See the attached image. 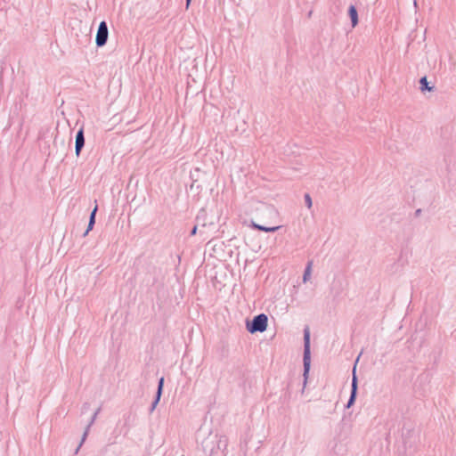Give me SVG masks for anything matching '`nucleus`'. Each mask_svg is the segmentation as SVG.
<instances>
[{
	"mask_svg": "<svg viewBox=\"0 0 456 456\" xmlns=\"http://www.w3.org/2000/svg\"><path fill=\"white\" fill-rule=\"evenodd\" d=\"M94 224H95V220H94L93 218H89L87 229L84 232V237L86 236L88 234V232L94 228Z\"/></svg>",
	"mask_w": 456,
	"mask_h": 456,
	"instance_id": "obj_15",
	"label": "nucleus"
},
{
	"mask_svg": "<svg viewBox=\"0 0 456 456\" xmlns=\"http://www.w3.org/2000/svg\"><path fill=\"white\" fill-rule=\"evenodd\" d=\"M348 15L350 17V20H351V23H352V27L354 28L358 22H359V20H358V12H357V9L354 5L351 4L348 8Z\"/></svg>",
	"mask_w": 456,
	"mask_h": 456,
	"instance_id": "obj_8",
	"label": "nucleus"
},
{
	"mask_svg": "<svg viewBox=\"0 0 456 456\" xmlns=\"http://www.w3.org/2000/svg\"><path fill=\"white\" fill-rule=\"evenodd\" d=\"M251 226L257 231H262V232H274L281 228V226L268 227V226L258 224L255 222H252Z\"/></svg>",
	"mask_w": 456,
	"mask_h": 456,
	"instance_id": "obj_9",
	"label": "nucleus"
},
{
	"mask_svg": "<svg viewBox=\"0 0 456 456\" xmlns=\"http://www.w3.org/2000/svg\"><path fill=\"white\" fill-rule=\"evenodd\" d=\"M191 0H186V8H188L191 4Z\"/></svg>",
	"mask_w": 456,
	"mask_h": 456,
	"instance_id": "obj_18",
	"label": "nucleus"
},
{
	"mask_svg": "<svg viewBox=\"0 0 456 456\" xmlns=\"http://www.w3.org/2000/svg\"><path fill=\"white\" fill-rule=\"evenodd\" d=\"M304 199H305V206L307 207V208L310 209L313 206V201H312V198H311L310 194L305 193L304 196Z\"/></svg>",
	"mask_w": 456,
	"mask_h": 456,
	"instance_id": "obj_14",
	"label": "nucleus"
},
{
	"mask_svg": "<svg viewBox=\"0 0 456 456\" xmlns=\"http://www.w3.org/2000/svg\"><path fill=\"white\" fill-rule=\"evenodd\" d=\"M419 88H420L421 92H426V91L432 92V91H434L435 86H430L427 77H422L419 79Z\"/></svg>",
	"mask_w": 456,
	"mask_h": 456,
	"instance_id": "obj_10",
	"label": "nucleus"
},
{
	"mask_svg": "<svg viewBox=\"0 0 456 456\" xmlns=\"http://www.w3.org/2000/svg\"><path fill=\"white\" fill-rule=\"evenodd\" d=\"M312 265H313L312 261H309L307 263L305 269L304 271V274H303V282H306L307 281H309V279L311 277V273H312Z\"/></svg>",
	"mask_w": 456,
	"mask_h": 456,
	"instance_id": "obj_11",
	"label": "nucleus"
},
{
	"mask_svg": "<svg viewBox=\"0 0 456 456\" xmlns=\"http://www.w3.org/2000/svg\"><path fill=\"white\" fill-rule=\"evenodd\" d=\"M303 366H304V387L306 385L308 374L311 367V345H310V330L308 327L304 330V354H303Z\"/></svg>",
	"mask_w": 456,
	"mask_h": 456,
	"instance_id": "obj_1",
	"label": "nucleus"
},
{
	"mask_svg": "<svg viewBox=\"0 0 456 456\" xmlns=\"http://www.w3.org/2000/svg\"><path fill=\"white\" fill-rule=\"evenodd\" d=\"M97 210H98V206L95 205V207L94 208V209L92 210V212L90 214L89 218H93L94 220H95Z\"/></svg>",
	"mask_w": 456,
	"mask_h": 456,
	"instance_id": "obj_16",
	"label": "nucleus"
},
{
	"mask_svg": "<svg viewBox=\"0 0 456 456\" xmlns=\"http://www.w3.org/2000/svg\"><path fill=\"white\" fill-rule=\"evenodd\" d=\"M164 381H165L164 377H161V378L159 379V382H158V387H157V392H156V394L162 395V393H163V387H164Z\"/></svg>",
	"mask_w": 456,
	"mask_h": 456,
	"instance_id": "obj_13",
	"label": "nucleus"
},
{
	"mask_svg": "<svg viewBox=\"0 0 456 456\" xmlns=\"http://www.w3.org/2000/svg\"><path fill=\"white\" fill-rule=\"evenodd\" d=\"M198 227H200V226L196 224V225H194V227L191 229V233H190L191 236H193L197 233Z\"/></svg>",
	"mask_w": 456,
	"mask_h": 456,
	"instance_id": "obj_17",
	"label": "nucleus"
},
{
	"mask_svg": "<svg viewBox=\"0 0 456 456\" xmlns=\"http://www.w3.org/2000/svg\"><path fill=\"white\" fill-rule=\"evenodd\" d=\"M161 398L160 395L156 394L155 398L153 402L151 403V408H150V413H152L155 408L157 407L158 403H159Z\"/></svg>",
	"mask_w": 456,
	"mask_h": 456,
	"instance_id": "obj_12",
	"label": "nucleus"
},
{
	"mask_svg": "<svg viewBox=\"0 0 456 456\" xmlns=\"http://www.w3.org/2000/svg\"><path fill=\"white\" fill-rule=\"evenodd\" d=\"M109 36V30L106 21L102 20L100 22L96 33L95 43L98 47H102L106 45Z\"/></svg>",
	"mask_w": 456,
	"mask_h": 456,
	"instance_id": "obj_3",
	"label": "nucleus"
},
{
	"mask_svg": "<svg viewBox=\"0 0 456 456\" xmlns=\"http://www.w3.org/2000/svg\"><path fill=\"white\" fill-rule=\"evenodd\" d=\"M85 146V133L84 128L81 127L76 134L75 138V153L77 157H79L82 149Z\"/></svg>",
	"mask_w": 456,
	"mask_h": 456,
	"instance_id": "obj_5",
	"label": "nucleus"
},
{
	"mask_svg": "<svg viewBox=\"0 0 456 456\" xmlns=\"http://www.w3.org/2000/svg\"><path fill=\"white\" fill-rule=\"evenodd\" d=\"M196 224L200 228H203V229L215 226V224L213 221H209V222L207 221V212L203 208L200 210L199 214L196 216Z\"/></svg>",
	"mask_w": 456,
	"mask_h": 456,
	"instance_id": "obj_6",
	"label": "nucleus"
},
{
	"mask_svg": "<svg viewBox=\"0 0 456 456\" xmlns=\"http://www.w3.org/2000/svg\"><path fill=\"white\" fill-rule=\"evenodd\" d=\"M268 325V317L265 314H260L253 317L251 321H247L246 328L248 332L254 334L264 332Z\"/></svg>",
	"mask_w": 456,
	"mask_h": 456,
	"instance_id": "obj_2",
	"label": "nucleus"
},
{
	"mask_svg": "<svg viewBox=\"0 0 456 456\" xmlns=\"http://www.w3.org/2000/svg\"><path fill=\"white\" fill-rule=\"evenodd\" d=\"M358 360H359V357L357 358L355 363H357ZM355 365L356 364H354V367L353 369L351 393H350V396H349V399L347 401V403L346 405V408H350L354 403L356 396H357L358 379H357V376L355 374Z\"/></svg>",
	"mask_w": 456,
	"mask_h": 456,
	"instance_id": "obj_4",
	"label": "nucleus"
},
{
	"mask_svg": "<svg viewBox=\"0 0 456 456\" xmlns=\"http://www.w3.org/2000/svg\"><path fill=\"white\" fill-rule=\"evenodd\" d=\"M420 211H421L420 209H417L416 212H415V215L419 216L420 214Z\"/></svg>",
	"mask_w": 456,
	"mask_h": 456,
	"instance_id": "obj_19",
	"label": "nucleus"
},
{
	"mask_svg": "<svg viewBox=\"0 0 456 456\" xmlns=\"http://www.w3.org/2000/svg\"><path fill=\"white\" fill-rule=\"evenodd\" d=\"M100 411V408L94 413V415L92 416L91 418V420L90 422L88 423L87 427L86 428V430L82 436V438H81V442L80 444H78L77 448L76 449V453L78 452V450L80 449V447L82 446L83 443L85 442V440L86 439V436L88 435V431L90 429V427L94 424L96 417H97V414L99 413Z\"/></svg>",
	"mask_w": 456,
	"mask_h": 456,
	"instance_id": "obj_7",
	"label": "nucleus"
}]
</instances>
